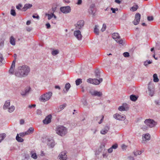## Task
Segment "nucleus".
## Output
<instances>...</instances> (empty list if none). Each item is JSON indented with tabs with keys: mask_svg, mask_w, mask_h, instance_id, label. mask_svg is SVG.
Instances as JSON below:
<instances>
[{
	"mask_svg": "<svg viewBox=\"0 0 160 160\" xmlns=\"http://www.w3.org/2000/svg\"><path fill=\"white\" fill-rule=\"evenodd\" d=\"M30 71V68L28 66L23 65L18 67L17 70L15 72L14 75L18 78H22L27 76Z\"/></svg>",
	"mask_w": 160,
	"mask_h": 160,
	"instance_id": "1",
	"label": "nucleus"
},
{
	"mask_svg": "<svg viewBox=\"0 0 160 160\" xmlns=\"http://www.w3.org/2000/svg\"><path fill=\"white\" fill-rule=\"evenodd\" d=\"M55 132L58 135L63 137L67 134L68 129L62 126H59L56 128Z\"/></svg>",
	"mask_w": 160,
	"mask_h": 160,
	"instance_id": "2",
	"label": "nucleus"
},
{
	"mask_svg": "<svg viewBox=\"0 0 160 160\" xmlns=\"http://www.w3.org/2000/svg\"><path fill=\"white\" fill-rule=\"evenodd\" d=\"M52 95V92H48L42 95L39 98V101L41 102H45L49 100Z\"/></svg>",
	"mask_w": 160,
	"mask_h": 160,
	"instance_id": "3",
	"label": "nucleus"
},
{
	"mask_svg": "<svg viewBox=\"0 0 160 160\" xmlns=\"http://www.w3.org/2000/svg\"><path fill=\"white\" fill-rule=\"evenodd\" d=\"M154 85L152 82H150L148 84V92L149 94L152 96L154 93Z\"/></svg>",
	"mask_w": 160,
	"mask_h": 160,
	"instance_id": "4",
	"label": "nucleus"
},
{
	"mask_svg": "<svg viewBox=\"0 0 160 160\" xmlns=\"http://www.w3.org/2000/svg\"><path fill=\"white\" fill-rule=\"evenodd\" d=\"M103 79L102 78H100L99 79H93L91 78L88 79L87 80V82L92 83L95 85H99L101 82H102Z\"/></svg>",
	"mask_w": 160,
	"mask_h": 160,
	"instance_id": "5",
	"label": "nucleus"
},
{
	"mask_svg": "<svg viewBox=\"0 0 160 160\" xmlns=\"http://www.w3.org/2000/svg\"><path fill=\"white\" fill-rule=\"evenodd\" d=\"M84 25V22L83 20H79L74 24L75 29L77 30H81L83 28Z\"/></svg>",
	"mask_w": 160,
	"mask_h": 160,
	"instance_id": "6",
	"label": "nucleus"
},
{
	"mask_svg": "<svg viewBox=\"0 0 160 160\" xmlns=\"http://www.w3.org/2000/svg\"><path fill=\"white\" fill-rule=\"evenodd\" d=\"M112 38L115 39L116 41L122 45L123 41L121 39L120 37L119 36V34L118 33H114L112 35Z\"/></svg>",
	"mask_w": 160,
	"mask_h": 160,
	"instance_id": "7",
	"label": "nucleus"
},
{
	"mask_svg": "<svg viewBox=\"0 0 160 160\" xmlns=\"http://www.w3.org/2000/svg\"><path fill=\"white\" fill-rule=\"evenodd\" d=\"M144 123L148 126L151 128L154 127L157 124L155 121L150 119H146Z\"/></svg>",
	"mask_w": 160,
	"mask_h": 160,
	"instance_id": "8",
	"label": "nucleus"
},
{
	"mask_svg": "<svg viewBox=\"0 0 160 160\" xmlns=\"http://www.w3.org/2000/svg\"><path fill=\"white\" fill-rule=\"evenodd\" d=\"M140 18L141 15L140 13H137L135 14V19L132 22L134 25H137L139 23L140 21Z\"/></svg>",
	"mask_w": 160,
	"mask_h": 160,
	"instance_id": "9",
	"label": "nucleus"
},
{
	"mask_svg": "<svg viewBox=\"0 0 160 160\" xmlns=\"http://www.w3.org/2000/svg\"><path fill=\"white\" fill-rule=\"evenodd\" d=\"M140 18L141 15L140 13H137L135 14V19L132 22L134 25H137L139 23L140 21Z\"/></svg>",
	"mask_w": 160,
	"mask_h": 160,
	"instance_id": "10",
	"label": "nucleus"
},
{
	"mask_svg": "<svg viewBox=\"0 0 160 160\" xmlns=\"http://www.w3.org/2000/svg\"><path fill=\"white\" fill-rule=\"evenodd\" d=\"M73 34L74 36L79 40H80L82 38V36L81 34V32L79 30L75 31L74 32Z\"/></svg>",
	"mask_w": 160,
	"mask_h": 160,
	"instance_id": "11",
	"label": "nucleus"
},
{
	"mask_svg": "<svg viewBox=\"0 0 160 160\" xmlns=\"http://www.w3.org/2000/svg\"><path fill=\"white\" fill-rule=\"evenodd\" d=\"M31 88L30 87H27L25 89L21 91L20 92L21 95L23 97L26 96L28 94Z\"/></svg>",
	"mask_w": 160,
	"mask_h": 160,
	"instance_id": "12",
	"label": "nucleus"
},
{
	"mask_svg": "<svg viewBox=\"0 0 160 160\" xmlns=\"http://www.w3.org/2000/svg\"><path fill=\"white\" fill-rule=\"evenodd\" d=\"M113 117L115 119L121 121L124 120L126 118V117L124 115H120L118 113L114 114Z\"/></svg>",
	"mask_w": 160,
	"mask_h": 160,
	"instance_id": "13",
	"label": "nucleus"
},
{
	"mask_svg": "<svg viewBox=\"0 0 160 160\" xmlns=\"http://www.w3.org/2000/svg\"><path fill=\"white\" fill-rule=\"evenodd\" d=\"M16 61V59H14V60L12 61L9 71V73L12 75L13 74H14Z\"/></svg>",
	"mask_w": 160,
	"mask_h": 160,
	"instance_id": "14",
	"label": "nucleus"
},
{
	"mask_svg": "<svg viewBox=\"0 0 160 160\" xmlns=\"http://www.w3.org/2000/svg\"><path fill=\"white\" fill-rule=\"evenodd\" d=\"M151 136L148 133L145 134H143L142 136V143H145V142L149 140L150 139Z\"/></svg>",
	"mask_w": 160,
	"mask_h": 160,
	"instance_id": "15",
	"label": "nucleus"
},
{
	"mask_svg": "<svg viewBox=\"0 0 160 160\" xmlns=\"http://www.w3.org/2000/svg\"><path fill=\"white\" fill-rule=\"evenodd\" d=\"M60 10L62 13H68L71 11L70 7L69 6L62 7L60 8Z\"/></svg>",
	"mask_w": 160,
	"mask_h": 160,
	"instance_id": "16",
	"label": "nucleus"
},
{
	"mask_svg": "<svg viewBox=\"0 0 160 160\" xmlns=\"http://www.w3.org/2000/svg\"><path fill=\"white\" fill-rule=\"evenodd\" d=\"M58 158L60 160H67V156L66 153L65 152H61L58 156Z\"/></svg>",
	"mask_w": 160,
	"mask_h": 160,
	"instance_id": "17",
	"label": "nucleus"
},
{
	"mask_svg": "<svg viewBox=\"0 0 160 160\" xmlns=\"http://www.w3.org/2000/svg\"><path fill=\"white\" fill-rule=\"evenodd\" d=\"M52 116L51 115H49L47 116L43 120V122L44 124H47L51 122Z\"/></svg>",
	"mask_w": 160,
	"mask_h": 160,
	"instance_id": "18",
	"label": "nucleus"
},
{
	"mask_svg": "<svg viewBox=\"0 0 160 160\" xmlns=\"http://www.w3.org/2000/svg\"><path fill=\"white\" fill-rule=\"evenodd\" d=\"M129 107L128 105L123 104L122 106H120L118 108V110L120 111H127Z\"/></svg>",
	"mask_w": 160,
	"mask_h": 160,
	"instance_id": "19",
	"label": "nucleus"
},
{
	"mask_svg": "<svg viewBox=\"0 0 160 160\" xmlns=\"http://www.w3.org/2000/svg\"><path fill=\"white\" fill-rule=\"evenodd\" d=\"M109 127L108 126H105L101 131L100 133L102 134L105 135L106 134L109 130Z\"/></svg>",
	"mask_w": 160,
	"mask_h": 160,
	"instance_id": "20",
	"label": "nucleus"
},
{
	"mask_svg": "<svg viewBox=\"0 0 160 160\" xmlns=\"http://www.w3.org/2000/svg\"><path fill=\"white\" fill-rule=\"evenodd\" d=\"M32 5V4L27 3L24 5L23 8L22 9L23 11H26L27 9L30 8Z\"/></svg>",
	"mask_w": 160,
	"mask_h": 160,
	"instance_id": "21",
	"label": "nucleus"
},
{
	"mask_svg": "<svg viewBox=\"0 0 160 160\" xmlns=\"http://www.w3.org/2000/svg\"><path fill=\"white\" fill-rule=\"evenodd\" d=\"M91 93L92 95L93 96H97L98 97H101L102 95V92L96 91H94L91 92Z\"/></svg>",
	"mask_w": 160,
	"mask_h": 160,
	"instance_id": "22",
	"label": "nucleus"
},
{
	"mask_svg": "<svg viewBox=\"0 0 160 160\" xmlns=\"http://www.w3.org/2000/svg\"><path fill=\"white\" fill-rule=\"evenodd\" d=\"M71 87V85L69 83H67L65 85V89L63 90V92L64 93H67Z\"/></svg>",
	"mask_w": 160,
	"mask_h": 160,
	"instance_id": "23",
	"label": "nucleus"
},
{
	"mask_svg": "<svg viewBox=\"0 0 160 160\" xmlns=\"http://www.w3.org/2000/svg\"><path fill=\"white\" fill-rule=\"evenodd\" d=\"M10 101L9 100L6 101L3 106V109L4 110L7 109L10 106Z\"/></svg>",
	"mask_w": 160,
	"mask_h": 160,
	"instance_id": "24",
	"label": "nucleus"
},
{
	"mask_svg": "<svg viewBox=\"0 0 160 160\" xmlns=\"http://www.w3.org/2000/svg\"><path fill=\"white\" fill-rule=\"evenodd\" d=\"M34 131V128L30 127L26 132L27 135L32 133Z\"/></svg>",
	"mask_w": 160,
	"mask_h": 160,
	"instance_id": "25",
	"label": "nucleus"
},
{
	"mask_svg": "<svg viewBox=\"0 0 160 160\" xmlns=\"http://www.w3.org/2000/svg\"><path fill=\"white\" fill-rule=\"evenodd\" d=\"M66 106L67 104L66 103L60 105L58 108V112H60L63 109L66 107Z\"/></svg>",
	"mask_w": 160,
	"mask_h": 160,
	"instance_id": "26",
	"label": "nucleus"
},
{
	"mask_svg": "<svg viewBox=\"0 0 160 160\" xmlns=\"http://www.w3.org/2000/svg\"><path fill=\"white\" fill-rule=\"evenodd\" d=\"M95 76L96 78V79H99L100 76V72L98 69L96 70L95 71Z\"/></svg>",
	"mask_w": 160,
	"mask_h": 160,
	"instance_id": "27",
	"label": "nucleus"
},
{
	"mask_svg": "<svg viewBox=\"0 0 160 160\" xmlns=\"http://www.w3.org/2000/svg\"><path fill=\"white\" fill-rule=\"evenodd\" d=\"M18 134H17L16 138V140L18 142H22L23 141V138H22L20 136H19Z\"/></svg>",
	"mask_w": 160,
	"mask_h": 160,
	"instance_id": "28",
	"label": "nucleus"
},
{
	"mask_svg": "<svg viewBox=\"0 0 160 160\" xmlns=\"http://www.w3.org/2000/svg\"><path fill=\"white\" fill-rule=\"evenodd\" d=\"M48 144L51 148H53L55 145V142L53 140H49L48 142Z\"/></svg>",
	"mask_w": 160,
	"mask_h": 160,
	"instance_id": "29",
	"label": "nucleus"
},
{
	"mask_svg": "<svg viewBox=\"0 0 160 160\" xmlns=\"http://www.w3.org/2000/svg\"><path fill=\"white\" fill-rule=\"evenodd\" d=\"M7 109L8 112L11 113L15 110V107L13 105H12L9 107Z\"/></svg>",
	"mask_w": 160,
	"mask_h": 160,
	"instance_id": "30",
	"label": "nucleus"
},
{
	"mask_svg": "<svg viewBox=\"0 0 160 160\" xmlns=\"http://www.w3.org/2000/svg\"><path fill=\"white\" fill-rule=\"evenodd\" d=\"M10 43L12 45H15V39L12 36L10 37Z\"/></svg>",
	"mask_w": 160,
	"mask_h": 160,
	"instance_id": "31",
	"label": "nucleus"
},
{
	"mask_svg": "<svg viewBox=\"0 0 160 160\" xmlns=\"http://www.w3.org/2000/svg\"><path fill=\"white\" fill-rule=\"evenodd\" d=\"M130 99L131 101H136L138 99V98L135 96L134 95H131L130 97Z\"/></svg>",
	"mask_w": 160,
	"mask_h": 160,
	"instance_id": "32",
	"label": "nucleus"
},
{
	"mask_svg": "<svg viewBox=\"0 0 160 160\" xmlns=\"http://www.w3.org/2000/svg\"><path fill=\"white\" fill-rule=\"evenodd\" d=\"M138 7L137 5H135L131 8L130 10L132 11H136L138 9Z\"/></svg>",
	"mask_w": 160,
	"mask_h": 160,
	"instance_id": "33",
	"label": "nucleus"
},
{
	"mask_svg": "<svg viewBox=\"0 0 160 160\" xmlns=\"http://www.w3.org/2000/svg\"><path fill=\"white\" fill-rule=\"evenodd\" d=\"M6 137V134L5 133L0 134V142L3 140Z\"/></svg>",
	"mask_w": 160,
	"mask_h": 160,
	"instance_id": "34",
	"label": "nucleus"
},
{
	"mask_svg": "<svg viewBox=\"0 0 160 160\" xmlns=\"http://www.w3.org/2000/svg\"><path fill=\"white\" fill-rule=\"evenodd\" d=\"M31 157L34 159H36L37 158V156L35 153H34L33 151H31Z\"/></svg>",
	"mask_w": 160,
	"mask_h": 160,
	"instance_id": "35",
	"label": "nucleus"
},
{
	"mask_svg": "<svg viewBox=\"0 0 160 160\" xmlns=\"http://www.w3.org/2000/svg\"><path fill=\"white\" fill-rule=\"evenodd\" d=\"M153 81L155 82H158L159 81L157 75L156 74H154L153 75Z\"/></svg>",
	"mask_w": 160,
	"mask_h": 160,
	"instance_id": "36",
	"label": "nucleus"
},
{
	"mask_svg": "<svg viewBox=\"0 0 160 160\" xmlns=\"http://www.w3.org/2000/svg\"><path fill=\"white\" fill-rule=\"evenodd\" d=\"M98 25H95L94 28V32L96 34L98 35L99 33V29L98 28Z\"/></svg>",
	"mask_w": 160,
	"mask_h": 160,
	"instance_id": "37",
	"label": "nucleus"
},
{
	"mask_svg": "<svg viewBox=\"0 0 160 160\" xmlns=\"http://www.w3.org/2000/svg\"><path fill=\"white\" fill-rule=\"evenodd\" d=\"M133 152L135 156L141 154V152H139V150H134Z\"/></svg>",
	"mask_w": 160,
	"mask_h": 160,
	"instance_id": "38",
	"label": "nucleus"
},
{
	"mask_svg": "<svg viewBox=\"0 0 160 160\" xmlns=\"http://www.w3.org/2000/svg\"><path fill=\"white\" fill-rule=\"evenodd\" d=\"M75 82L76 85H79L80 83H82V79L80 78H78L76 80Z\"/></svg>",
	"mask_w": 160,
	"mask_h": 160,
	"instance_id": "39",
	"label": "nucleus"
},
{
	"mask_svg": "<svg viewBox=\"0 0 160 160\" xmlns=\"http://www.w3.org/2000/svg\"><path fill=\"white\" fill-rule=\"evenodd\" d=\"M152 63V61L150 60H147L144 62V65L146 67H147L148 64Z\"/></svg>",
	"mask_w": 160,
	"mask_h": 160,
	"instance_id": "40",
	"label": "nucleus"
},
{
	"mask_svg": "<svg viewBox=\"0 0 160 160\" xmlns=\"http://www.w3.org/2000/svg\"><path fill=\"white\" fill-rule=\"evenodd\" d=\"M59 52V50H54L52 52V54L53 56H55L58 54Z\"/></svg>",
	"mask_w": 160,
	"mask_h": 160,
	"instance_id": "41",
	"label": "nucleus"
},
{
	"mask_svg": "<svg viewBox=\"0 0 160 160\" xmlns=\"http://www.w3.org/2000/svg\"><path fill=\"white\" fill-rule=\"evenodd\" d=\"M37 114L38 115L41 116L42 115V112L41 110L40 109H38L36 111Z\"/></svg>",
	"mask_w": 160,
	"mask_h": 160,
	"instance_id": "42",
	"label": "nucleus"
},
{
	"mask_svg": "<svg viewBox=\"0 0 160 160\" xmlns=\"http://www.w3.org/2000/svg\"><path fill=\"white\" fill-rule=\"evenodd\" d=\"M10 14L13 16H15L16 15L15 11L14 9H13L11 10Z\"/></svg>",
	"mask_w": 160,
	"mask_h": 160,
	"instance_id": "43",
	"label": "nucleus"
},
{
	"mask_svg": "<svg viewBox=\"0 0 160 160\" xmlns=\"http://www.w3.org/2000/svg\"><path fill=\"white\" fill-rule=\"evenodd\" d=\"M20 136L23 137L27 135L26 132H21L18 134Z\"/></svg>",
	"mask_w": 160,
	"mask_h": 160,
	"instance_id": "44",
	"label": "nucleus"
},
{
	"mask_svg": "<svg viewBox=\"0 0 160 160\" xmlns=\"http://www.w3.org/2000/svg\"><path fill=\"white\" fill-rule=\"evenodd\" d=\"M46 15L48 16V19L49 20L51 19L53 17L52 13H51V14L47 13L46 14Z\"/></svg>",
	"mask_w": 160,
	"mask_h": 160,
	"instance_id": "45",
	"label": "nucleus"
},
{
	"mask_svg": "<svg viewBox=\"0 0 160 160\" xmlns=\"http://www.w3.org/2000/svg\"><path fill=\"white\" fill-rule=\"evenodd\" d=\"M3 59L2 54L0 53V66L2 65V61Z\"/></svg>",
	"mask_w": 160,
	"mask_h": 160,
	"instance_id": "46",
	"label": "nucleus"
},
{
	"mask_svg": "<svg viewBox=\"0 0 160 160\" xmlns=\"http://www.w3.org/2000/svg\"><path fill=\"white\" fill-rule=\"evenodd\" d=\"M156 47L158 50H160V42H157L156 43Z\"/></svg>",
	"mask_w": 160,
	"mask_h": 160,
	"instance_id": "47",
	"label": "nucleus"
},
{
	"mask_svg": "<svg viewBox=\"0 0 160 160\" xmlns=\"http://www.w3.org/2000/svg\"><path fill=\"white\" fill-rule=\"evenodd\" d=\"M106 24H103V26H102V29H101V31H102V32H103L105 31L106 30Z\"/></svg>",
	"mask_w": 160,
	"mask_h": 160,
	"instance_id": "48",
	"label": "nucleus"
},
{
	"mask_svg": "<svg viewBox=\"0 0 160 160\" xmlns=\"http://www.w3.org/2000/svg\"><path fill=\"white\" fill-rule=\"evenodd\" d=\"M123 55L125 57H128L129 56V53L128 52H125L123 53Z\"/></svg>",
	"mask_w": 160,
	"mask_h": 160,
	"instance_id": "49",
	"label": "nucleus"
},
{
	"mask_svg": "<svg viewBox=\"0 0 160 160\" xmlns=\"http://www.w3.org/2000/svg\"><path fill=\"white\" fill-rule=\"evenodd\" d=\"M118 147V144H117V143H116V144L113 145H112L111 147L112 148V149H115L116 148H117Z\"/></svg>",
	"mask_w": 160,
	"mask_h": 160,
	"instance_id": "50",
	"label": "nucleus"
},
{
	"mask_svg": "<svg viewBox=\"0 0 160 160\" xmlns=\"http://www.w3.org/2000/svg\"><path fill=\"white\" fill-rule=\"evenodd\" d=\"M147 19L148 21H152L153 20V18L152 16H148L147 17Z\"/></svg>",
	"mask_w": 160,
	"mask_h": 160,
	"instance_id": "51",
	"label": "nucleus"
},
{
	"mask_svg": "<svg viewBox=\"0 0 160 160\" xmlns=\"http://www.w3.org/2000/svg\"><path fill=\"white\" fill-rule=\"evenodd\" d=\"M143 130H147L148 129V126H143L142 128H141Z\"/></svg>",
	"mask_w": 160,
	"mask_h": 160,
	"instance_id": "52",
	"label": "nucleus"
},
{
	"mask_svg": "<svg viewBox=\"0 0 160 160\" xmlns=\"http://www.w3.org/2000/svg\"><path fill=\"white\" fill-rule=\"evenodd\" d=\"M36 107V104H33L32 105H29L28 106V108H34Z\"/></svg>",
	"mask_w": 160,
	"mask_h": 160,
	"instance_id": "53",
	"label": "nucleus"
},
{
	"mask_svg": "<svg viewBox=\"0 0 160 160\" xmlns=\"http://www.w3.org/2000/svg\"><path fill=\"white\" fill-rule=\"evenodd\" d=\"M22 7V5L21 4H19L18 5L16 6V8L18 10L20 9V8Z\"/></svg>",
	"mask_w": 160,
	"mask_h": 160,
	"instance_id": "54",
	"label": "nucleus"
},
{
	"mask_svg": "<svg viewBox=\"0 0 160 160\" xmlns=\"http://www.w3.org/2000/svg\"><path fill=\"white\" fill-rule=\"evenodd\" d=\"M127 148V146L124 144L122 145V148L123 150H125Z\"/></svg>",
	"mask_w": 160,
	"mask_h": 160,
	"instance_id": "55",
	"label": "nucleus"
},
{
	"mask_svg": "<svg viewBox=\"0 0 160 160\" xmlns=\"http://www.w3.org/2000/svg\"><path fill=\"white\" fill-rule=\"evenodd\" d=\"M4 45V41H1L0 43V49H1L2 47Z\"/></svg>",
	"mask_w": 160,
	"mask_h": 160,
	"instance_id": "56",
	"label": "nucleus"
},
{
	"mask_svg": "<svg viewBox=\"0 0 160 160\" xmlns=\"http://www.w3.org/2000/svg\"><path fill=\"white\" fill-rule=\"evenodd\" d=\"M24 123V120L23 119H21L20 121V123L21 125H22Z\"/></svg>",
	"mask_w": 160,
	"mask_h": 160,
	"instance_id": "57",
	"label": "nucleus"
},
{
	"mask_svg": "<svg viewBox=\"0 0 160 160\" xmlns=\"http://www.w3.org/2000/svg\"><path fill=\"white\" fill-rule=\"evenodd\" d=\"M112 150L113 149L112 148V147H111L110 148H109L108 149V152L109 153H111L113 151Z\"/></svg>",
	"mask_w": 160,
	"mask_h": 160,
	"instance_id": "58",
	"label": "nucleus"
},
{
	"mask_svg": "<svg viewBox=\"0 0 160 160\" xmlns=\"http://www.w3.org/2000/svg\"><path fill=\"white\" fill-rule=\"evenodd\" d=\"M46 26L47 27V28L48 29L50 28L51 27L50 24L48 23H46Z\"/></svg>",
	"mask_w": 160,
	"mask_h": 160,
	"instance_id": "59",
	"label": "nucleus"
},
{
	"mask_svg": "<svg viewBox=\"0 0 160 160\" xmlns=\"http://www.w3.org/2000/svg\"><path fill=\"white\" fill-rule=\"evenodd\" d=\"M82 0H78V2L77 3L78 5H80L82 4Z\"/></svg>",
	"mask_w": 160,
	"mask_h": 160,
	"instance_id": "60",
	"label": "nucleus"
},
{
	"mask_svg": "<svg viewBox=\"0 0 160 160\" xmlns=\"http://www.w3.org/2000/svg\"><path fill=\"white\" fill-rule=\"evenodd\" d=\"M128 159L129 160H135L134 157L132 156L128 157Z\"/></svg>",
	"mask_w": 160,
	"mask_h": 160,
	"instance_id": "61",
	"label": "nucleus"
},
{
	"mask_svg": "<svg viewBox=\"0 0 160 160\" xmlns=\"http://www.w3.org/2000/svg\"><path fill=\"white\" fill-rule=\"evenodd\" d=\"M111 10L112 11V12L113 13H116V9H115V8H111Z\"/></svg>",
	"mask_w": 160,
	"mask_h": 160,
	"instance_id": "62",
	"label": "nucleus"
},
{
	"mask_svg": "<svg viewBox=\"0 0 160 160\" xmlns=\"http://www.w3.org/2000/svg\"><path fill=\"white\" fill-rule=\"evenodd\" d=\"M32 17L34 18H36L38 19L39 18V17L38 15H37V16H36L35 15H33L32 16Z\"/></svg>",
	"mask_w": 160,
	"mask_h": 160,
	"instance_id": "63",
	"label": "nucleus"
},
{
	"mask_svg": "<svg viewBox=\"0 0 160 160\" xmlns=\"http://www.w3.org/2000/svg\"><path fill=\"white\" fill-rule=\"evenodd\" d=\"M32 30V28H31L28 27L27 28V30L28 32H30Z\"/></svg>",
	"mask_w": 160,
	"mask_h": 160,
	"instance_id": "64",
	"label": "nucleus"
}]
</instances>
